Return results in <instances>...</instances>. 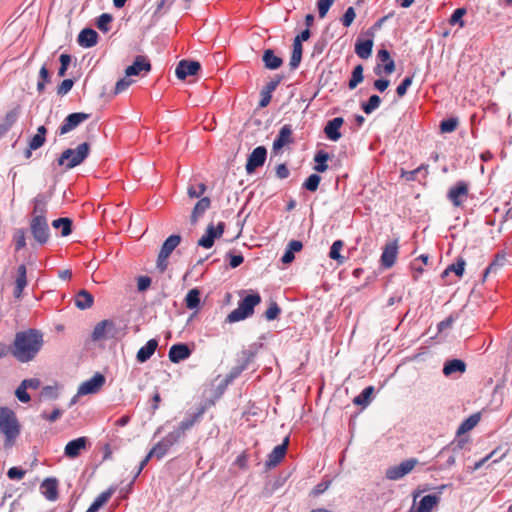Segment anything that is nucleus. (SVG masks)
I'll return each mask as SVG.
<instances>
[{
	"instance_id": "obj_1",
	"label": "nucleus",
	"mask_w": 512,
	"mask_h": 512,
	"mask_svg": "<svg viewBox=\"0 0 512 512\" xmlns=\"http://www.w3.org/2000/svg\"><path fill=\"white\" fill-rule=\"evenodd\" d=\"M43 334L37 329L17 332L10 346V353L21 363L32 361L43 346Z\"/></svg>"
},
{
	"instance_id": "obj_2",
	"label": "nucleus",
	"mask_w": 512,
	"mask_h": 512,
	"mask_svg": "<svg viewBox=\"0 0 512 512\" xmlns=\"http://www.w3.org/2000/svg\"><path fill=\"white\" fill-rule=\"evenodd\" d=\"M0 431L5 436V447L12 446L21 432L15 412L6 406H0Z\"/></svg>"
},
{
	"instance_id": "obj_3",
	"label": "nucleus",
	"mask_w": 512,
	"mask_h": 512,
	"mask_svg": "<svg viewBox=\"0 0 512 512\" xmlns=\"http://www.w3.org/2000/svg\"><path fill=\"white\" fill-rule=\"evenodd\" d=\"M261 302V296L258 292H251L238 302V307L231 311L226 321L235 323L250 317L254 313L255 307Z\"/></svg>"
},
{
	"instance_id": "obj_4",
	"label": "nucleus",
	"mask_w": 512,
	"mask_h": 512,
	"mask_svg": "<svg viewBox=\"0 0 512 512\" xmlns=\"http://www.w3.org/2000/svg\"><path fill=\"white\" fill-rule=\"evenodd\" d=\"M90 153V144L83 142L75 149L68 148L64 150L57 159L59 166H64L66 170H71L82 164Z\"/></svg>"
},
{
	"instance_id": "obj_5",
	"label": "nucleus",
	"mask_w": 512,
	"mask_h": 512,
	"mask_svg": "<svg viewBox=\"0 0 512 512\" xmlns=\"http://www.w3.org/2000/svg\"><path fill=\"white\" fill-rule=\"evenodd\" d=\"M30 231L34 240L39 245H45L50 238V229L46 217H32L30 221Z\"/></svg>"
},
{
	"instance_id": "obj_6",
	"label": "nucleus",
	"mask_w": 512,
	"mask_h": 512,
	"mask_svg": "<svg viewBox=\"0 0 512 512\" xmlns=\"http://www.w3.org/2000/svg\"><path fill=\"white\" fill-rule=\"evenodd\" d=\"M417 464L418 460L416 458L406 459L398 465L387 468L385 476L388 480H399L405 475L409 474Z\"/></svg>"
},
{
	"instance_id": "obj_7",
	"label": "nucleus",
	"mask_w": 512,
	"mask_h": 512,
	"mask_svg": "<svg viewBox=\"0 0 512 512\" xmlns=\"http://www.w3.org/2000/svg\"><path fill=\"white\" fill-rule=\"evenodd\" d=\"M225 231V223L218 222L217 226H214L212 223L209 224L206 228L205 234L198 240V246L210 249L216 239H219Z\"/></svg>"
},
{
	"instance_id": "obj_8",
	"label": "nucleus",
	"mask_w": 512,
	"mask_h": 512,
	"mask_svg": "<svg viewBox=\"0 0 512 512\" xmlns=\"http://www.w3.org/2000/svg\"><path fill=\"white\" fill-rule=\"evenodd\" d=\"M285 79L283 74H275L261 89L259 108H265L269 105L272 99V93L276 90L278 85Z\"/></svg>"
},
{
	"instance_id": "obj_9",
	"label": "nucleus",
	"mask_w": 512,
	"mask_h": 512,
	"mask_svg": "<svg viewBox=\"0 0 512 512\" xmlns=\"http://www.w3.org/2000/svg\"><path fill=\"white\" fill-rule=\"evenodd\" d=\"M267 158V149L265 146H257L247 157L245 170L247 174H253L257 168L262 167Z\"/></svg>"
},
{
	"instance_id": "obj_10",
	"label": "nucleus",
	"mask_w": 512,
	"mask_h": 512,
	"mask_svg": "<svg viewBox=\"0 0 512 512\" xmlns=\"http://www.w3.org/2000/svg\"><path fill=\"white\" fill-rule=\"evenodd\" d=\"M212 402H206L204 404H201L196 412L193 414L187 415L176 427V429L185 436V433L190 430L196 423L200 422L202 419L204 413L206 412L208 406H210Z\"/></svg>"
},
{
	"instance_id": "obj_11",
	"label": "nucleus",
	"mask_w": 512,
	"mask_h": 512,
	"mask_svg": "<svg viewBox=\"0 0 512 512\" xmlns=\"http://www.w3.org/2000/svg\"><path fill=\"white\" fill-rule=\"evenodd\" d=\"M105 382V376L100 372H96L90 379L84 381L78 387V395L95 394L102 388Z\"/></svg>"
},
{
	"instance_id": "obj_12",
	"label": "nucleus",
	"mask_w": 512,
	"mask_h": 512,
	"mask_svg": "<svg viewBox=\"0 0 512 512\" xmlns=\"http://www.w3.org/2000/svg\"><path fill=\"white\" fill-rule=\"evenodd\" d=\"M468 184L465 181H458L452 187H450L447 198L455 207H459L463 204L464 199L468 195Z\"/></svg>"
},
{
	"instance_id": "obj_13",
	"label": "nucleus",
	"mask_w": 512,
	"mask_h": 512,
	"mask_svg": "<svg viewBox=\"0 0 512 512\" xmlns=\"http://www.w3.org/2000/svg\"><path fill=\"white\" fill-rule=\"evenodd\" d=\"M90 117V114L84 112H74L69 114L59 127V135H65L70 131L74 130L77 126H79L82 122L87 120Z\"/></svg>"
},
{
	"instance_id": "obj_14",
	"label": "nucleus",
	"mask_w": 512,
	"mask_h": 512,
	"mask_svg": "<svg viewBox=\"0 0 512 512\" xmlns=\"http://www.w3.org/2000/svg\"><path fill=\"white\" fill-rule=\"evenodd\" d=\"M152 69L151 63L146 56L138 55L133 63L125 69L127 77L139 76L141 72L149 73Z\"/></svg>"
},
{
	"instance_id": "obj_15",
	"label": "nucleus",
	"mask_w": 512,
	"mask_h": 512,
	"mask_svg": "<svg viewBox=\"0 0 512 512\" xmlns=\"http://www.w3.org/2000/svg\"><path fill=\"white\" fill-rule=\"evenodd\" d=\"M398 255V239L388 242L382 251L380 262L383 268H390L395 264Z\"/></svg>"
},
{
	"instance_id": "obj_16",
	"label": "nucleus",
	"mask_w": 512,
	"mask_h": 512,
	"mask_svg": "<svg viewBox=\"0 0 512 512\" xmlns=\"http://www.w3.org/2000/svg\"><path fill=\"white\" fill-rule=\"evenodd\" d=\"M288 443L289 438L286 437L282 444L275 446L268 454L267 460L265 461V467L267 469L276 467L283 460L287 452Z\"/></svg>"
},
{
	"instance_id": "obj_17",
	"label": "nucleus",
	"mask_w": 512,
	"mask_h": 512,
	"mask_svg": "<svg viewBox=\"0 0 512 512\" xmlns=\"http://www.w3.org/2000/svg\"><path fill=\"white\" fill-rule=\"evenodd\" d=\"M201 69L198 61L181 60L175 69V74L178 79L184 80L188 76L196 75Z\"/></svg>"
},
{
	"instance_id": "obj_18",
	"label": "nucleus",
	"mask_w": 512,
	"mask_h": 512,
	"mask_svg": "<svg viewBox=\"0 0 512 512\" xmlns=\"http://www.w3.org/2000/svg\"><path fill=\"white\" fill-rule=\"evenodd\" d=\"M192 354V350L186 343L173 344L168 352V358L172 363H179L186 360Z\"/></svg>"
},
{
	"instance_id": "obj_19",
	"label": "nucleus",
	"mask_w": 512,
	"mask_h": 512,
	"mask_svg": "<svg viewBox=\"0 0 512 512\" xmlns=\"http://www.w3.org/2000/svg\"><path fill=\"white\" fill-rule=\"evenodd\" d=\"M292 131V127L289 124H285L280 128L276 138L273 141V152L276 153L277 151L281 150L285 145L293 142Z\"/></svg>"
},
{
	"instance_id": "obj_20",
	"label": "nucleus",
	"mask_w": 512,
	"mask_h": 512,
	"mask_svg": "<svg viewBox=\"0 0 512 512\" xmlns=\"http://www.w3.org/2000/svg\"><path fill=\"white\" fill-rule=\"evenodd\" d=\"M366 34L369 36V38H367V39L358 38L355 43V53L361 59H368L371 56L373 45H374L373 32H366Z\"/></svg>"
},
{
	"instance_id": "obj_21",
	"label": "nucleus",
	"mask_w": 512,
	"mask_h": 512,
	"mask_svg": "<svg viewBox=\"0 0 512 512\" xmlns=\"http://www.w3.org/2000/svg\"><path fill=\"white\" fill-rule=\"evenodd\" d=\"M88 439L84 436L69 441L64 448V455L68 458H76L81 451L86 449Z\"/></svg>"
},
{
	"instance_id": "obj_22",
	"label": "nucleus",
	"mask_w": 512,
	"mask_h": 512,
	"mask_svg": "<svg viewBox=\"0 0 512 512\" xmlns=\"http://www.w3.org/2000/svg\"><path fill=\"white\" fill-rule=\"evenodd\" d=\"M441 498L437 494H428L423 496L417 506H412L409 512H432L433 508L440 502Z\"/></svg>"
},
{
	"instance_id": "obj_23",
	"label": "nucleus",
	"mask_w": 512,
	"mask_h": 512,
	"mask_svg": "<svg viewBox=\"0 0 512 512\" xmlns=\"http://www.w3.org/2000/svg\"><path fill=\"white\" fill-rule=\"evenodd\" d=\"M21 106L16 105L11 110H9L3 121L0 123V139L11 129V127L16 123L20 114H21Z\"/></svg>"
},
{
	"instance_id": "obj_24",
	"label": "nucleus",
	"mask_w": 512,
	"mask_h": 512,
	"mask_svg": "<svg viewBox=\"0 0 512 512\" xmlns=\"http://www.w3.org/2000/svg\"><path fill=\"white\" fill-rule=\"evenodd\" d=\"M343 123L344 119L342 117H335L329 120L324 127L326 137L331 141H338L342 137L340 128Z\"/></svg>"
},
{
	"instance_id": "obj_25",
	"label": "nucleus",
	"mask_w": 512,
	"mask_h": 512,
	"mask_svg": "<svg viewBox=\"0 0 512 512\" xmlns=\"http://www.w3.org/2000/svg\"><path fill=\"white\" fill-rule=\"evenodd\" d=\"M98 37V33L94 29L86 27L78 34L77 42L83 48H91L97 44Z\"/></svg>"
},
{
	"instance_id": "obj_26",
	"label": "nucleus",
	"mask_w": 512,
	"mask_h": 512,
	"mask_svg": "<svg viewBox=\"0 0 512 512\" xmlns=\"http://www.w3.org/2000/svg\"><path fill=\"white\" fill-rule=\"evenodd\" d=\"M262 62L268 70H277L283 65L282 57L275 54L271 48L265 49L262 54Z\"/></svg>"
},
{
	"instance_id": "obj_27",
	"label": "nucleus",
	"mask_w": 512,
	"mask_h": 512,
	"mask_svg": "<svg viewBox=\"0 0 512 512\" xmlns=\"http://www.w3.org/2000/svg\"><path fill=\"white\" fill-rule=\"evenodd\" d=\"M44 497L49 501H55L58 498V481L56 478H46L40 486Z\"/></svg>"
},
{
	"instance_id": "obj_28",
	"label": "nucleus",
	"mask_w": 512,
	"mask_h": 512,
	"mask_svg": "<svg viewBox=\"0 0 512 512\" xmlns=\"http://www.w3.org/2000/svg\"><path fill=\"white\" fill-rule=\"evenodd\" d=\"M467 365L461 359H449L446 360L442 372L446 377L452 376L454 373L463 374L466 371Z\"/></svg>"
},
{
	"instance_id": "obj_29",
	"label": "nucleus",
	"mask_w": 512,
	"mask_h": 512,
	"mask_svg": "<svg viewBox=\"0 0 512 512\" xmlns=\"http://www.w3.org/2000/svg\"><path fill=\"white\" fill-rule=\"evenodd\" d=\"M157 347H158L157 339L153 338V339L148 340L146 342V344L138 350V352L136 354L137 361L139 363H145L146 361H148L155 353Z\"/></svg>"
},
{
	"instance_id": "obj_30",
	"label": "nucleus",
	"mask_w": 512,
	"mask_h": 512,
	"mask_svg": "<svg viewBox=\"0 0 512 512\" xmlns=\"http://www.w3.org/2000/svg\"><path fill=\"white\" fill-rule=\"evenodd\" d=\"M303 248V243L299 240H291L284 251V254L281 257V262L283 264H290L295 259V253L300 252Z\"/></svg>"
},
{
	"instance_id": "obj_31",
	"label": "nucleus",
	"mask_w": 512,
	"mask_h": 512,
	"mask_svg": "<svg viewBox=\"0 0 512 512\" xmlns=\"http://www.w3.org/2000/svg\"><path fill=\"white\" fill-rule=\"evenodd\" d=\"M49 201V197L44 193H39L33 199V217H46L47 213V203Z\"/></svg>"
},
{
	"instance_id": "obj_32",
	"label": "nucleus",
	"mask_w": 512,
	"mask_h": 512,
	"mask_svg": "<svg viewBox=\"0 0 512 512\" xmlns=\"http://www.w3.org/2000/svg\"><path fill=\"white\" fill-rule=\"evenodd\" d=\"M75 306L79 310H86L90 308L94 303L93 295L85 289H81L74 299Z\"/></svg>"
},
{
	"instance_id": "obj_33",
	"label": "nucleus",
	"mask_w": 512,
	"mask_h": 512,
	"mask_svg": "<svg viewBox=\"0 0 512 512\" xmlns=\"http://www.w3.org/2000/svg\"><path fill=\"white\" fill-rule=\"evenodd\" d=\"M115 489L109 487L107 490L100 493L86 510V512H98V510L111 498Z\"/></svg>"
},
{
	"instance_id": "obj_34",
	"label": "nucleus",
	"mask_w": 512,
	"mask_h": 512,
	"mask_svg": "<svg viewBox=\"0 0 512 512\" xmlns=\"http://www.w3.org/2000/svg\"><path fill=\"white\" fill-rule=\"evenodd\" d=\"M185 306L190 310H197L201 304V292L198 288L188 291L184 299Z\"/></svg>"
},
{
	"instance_id": "obj_35",
	"label": "nucleus",
	"mask_w": 512,
	"mask_h": 512,
	"mask_svg": "<svg viewBox=\"0 0 512 512\" xmlns=\"http://www.w3.org/2000/svg\"><path fill=\"white\" fill-rule=\"evenodd\" d=\"M181 236L178 234L170 235L162 244L160 253H163L164 257H169L174 249L180 244Z\"/></svg>"
},
{
	"instance_id": "obj_36",
	"label": "nucleus",
	"mask_w": 512,
	"mask_h": 512,
	"mask_svg": "<svg viewBox=\"0 0 512 512\" xmlns=\"http://www.w3.org/2000/svg\"><path fill=\"white\" fill-rule=\"evenodd\" d=\"M480 413H474L466 418L457 428V435H462L472 430L480 421Z\"/></svg>"
},
{
	"instance_id": "obj_37",
	"label": "nucleus",
	"mask_w": 512,
	"mask_h": 512,
	"mask_svg": "<svg viewBox=\"0 0 512 512\" xmlns=\"http://www.w3.org/2000/svg\"><path fill=\"white\" fill-rule=\"evenodd\" d=\"M211 200L208 197H202L194 206L191 214V222H197L198 218L202 216L206 210L210 207Z\"/></svg>"
},
{
	"instance_id": "obj_38",
	"label": "nucleus",
	"mask_w": 512,
	"mask_h": 512,
	"mask_svg": "<svg viewBox=\"0 0 512 512\" xmlns=\"http://www.w3.org/2000/svg\"><path fill=\"white\" fill-rule=\"evenodd\" d=\"M52 226L55 229H61L62 237H67L72 233L73 221L68 217H61L53 220Z\"/></svg>"
},
{
	"instance_id": "obj_39",
	"label": "nucleus",
	"mask_w": 512,
	"mask_h": 512,
	"mask_svg": "<svg viewBox=\"0 0 512 512\" xmlns=\"http://www.w3.org/2000/svg\"><path fill=\"white\" fill-rule=\"evenodd\" d=\"M287 477L286 476H278L273 482L266 483V485L263 488L262 495L265 498L271 497L274 492H276L278 489H280L284 483L286 482Z\"/></svg>"
},
{
	"instance_id": "obj_40",
	"label": "nucleus",
	"mask_w": 512,
	"mask_h": 512,
	"mask_svg": "<svg viewBox=\"0 0 512 512\" xmlns=\"http://www.w3.org/2000/svg\"><path fill=\"white\" fill-rule=\"evenodd\" d=\"M374 387L373 386H367L365 387L359 395L354 397L353 403L358 406L366 407L370 404L372 400V395L374 393Z\"/></svg>"
},
{
	"instance_id": "obj_41",
	"label": "nucleus",
	"mask_w": 512,
	"mask_h": 512,
	"mask_svg": "<svg viewBox=\"0 0 512 512\" xmlns=\"http://www.w3.org/2000/svg\"><path fill=\"white\" fill-rule=\"evenodd\" d=\"M329 154L324 150H319L314 156V170L317 173H323L328 169L327 161L329 160Z\"/></svg>"
},
{
	"instance_id": "obj_42",
	"label": "nucleus",
	"mask_w": 512,
	"mask_h": 512,
	"mask_svg": "<svg viewBox=\"0 0 512 512\" xmlns=\"http://www.w3.org/2000/svg\"><path fill=\"white\" fill-rule=\"evenodd\" d=\"M363 66L361 64L356 65L351 73V77L348 81V88L350 90L355 89L364 79Z\"/></svg>"
},
{
	"instance_id": "obj_43",
	"label": "nucleus",
	"mask_w": 512,
	"mask_h": 512,
	"mask_svg": "<svg viewBox=\"0 0 512 512\" xmlns=\"http://www.w3.org/2000/svg\"><path fill=\"white\" fill-rule=\"evenodd\" d=\"M381 104V98L377 94L371 95L367 101L361 103V109L367 115L373 113Z\"/></svg>"
},
{
	"instance_id": "obj_44",
	"label": "nucleus",
	"mask_w": 512,
	"mask_h": 512,
	"mask_svg": "<svg viewBox=\"0 0 512 512\" xmlns=\"http://www.w3.org/2000/svg\"><path fill=\"white\" fill-rule=\"evenodd\" d=\"M108 324V319H105L95 325L91 334V338L93 341L107 339L106 327Z\"/></svg>"
},
{
	"instance_id": "obj_45",
	"label": "nucleus",
	"mask_w": 512,
	"mask_h": 512,
	"mask_svg": "<svg viewBox=\"0 0 512 512\" xmlns=\"http://www.w3.org/2000/svg\"><path fill=\"white\" fill-rule=\"evenodd\" d=\"M303 47L293 43L292 53L289 61L291 70H296L302 60Z\"/></svg>"
},
{
	"instance_id": "obj_46",
	"label": "nucleus",
	"mask_w": 512,
	"mask_h": 512,
	"mask_svg": "<svg viewBox=\"0 0 512 512\" xmlns=\"http://www.w3.org/2000/svg\"><path fill=\"white\" fill-rule=\"evenodd\" d=\"M171 447L168 446L167 443L161 439L157 444L153 446V448L148 452V454L152 457H156L157 459H162Z\"/></svg>"
},
{
	"instance_id": "obj_47",
	"label": "nucleus",
	"mask_w": 512,
	"mask_h": 512,
	"mask_svg": "<svg viewBox=\"0 0 512 512\" xmlns=\"http://www.w3.org/2000/svg\"><path fill=\"white\" fill-rule=\"evenodd\" d=\"M61 386L57 383L54 385H46L41 390V397L49 400H56L59 398Z\"/></svg>"
},
{
	"instance_id": "obj_48",
	"label": "nucleus",
	"mask_w": 512,
	"mask_h": 512,
	"mask_svg": "<svg viewBox=\"0 0 512 512\" xmlns=\"http://www.w3.org/2000/svg\"><path fill=\"white\" fill-rule=\"evenodd\" d=\"M428 165H420L414 170L411 171H402L401 176L404 177L407 181H415L418 179V175L422 174L425 177L428 173Z\"/></svg>"
},
{
	"instance_id": "obj_49",
	"label": "nucleus",
	"mask_w": 512,
	"mask_h": 512,
	"mask_svg": "<svg viewBox=\"0 0 512 512\" xmlns=\"http://www.w3.org/2000/svg\"><path fill=\"white\" fill-rule=\"evenodd\" d=\"M321 182V176L317 173L309 175L302 184V188L309 191L315 192Z\"/></svg>"
},
{
	"instance_id": "obj_50",
	"label": "nucleus",
	"mask_w": 512,
	"mask_h": 512,
	"mask_svg": "<svg viewBox=\"0 0 512 512\" xmlns=\"http://www.w3.org/2000/svg\"><path fill=\"white\" fill-rule=\"evenodd\" d=\"M344 243L342 240H336L332 243L329 251V257L332 260H336L338 263L342 264L345 258L340 254V250L342 249Z\"/></svg>"
},
{
	"instance_id": "obj_51",
	"label": "nucleus",
	"mask_w": 512,
	"mask_h": 512,
	"mask_svg": "<svg viewBox=\"0 0 512 512\" xmlns=\"http://www.w3.org/2000/svg\"><path fill=\"white\" fill-rule=\"evenodd\" d=\"M466 13H467V10L464 7L455 9L449 18V24L452 26L459 25L460 27H464L465 22L463 21V16Z\"/></svg>"
},
{
	"instance_id": "obj_52",
	"label": "nucleus",
	"mask_w": 512,
	"mask_h": 512,
	"mask_svg": "<svg viewBox=\"0 0 512 512\" xmlns=\"http://www.w3.org/2000/svg\"><path fill=\"white\" fill-rule=\"evenodd\" d=\"M113 21V17L109 13H102L96 20L97 28L106 33L110 30V23Z\"/></svg>"
},
{
	"instance_id": "obj_53",
	"label": "nucleus",
	"mask_w": 512,
	"mask_h": 512,
	"mask_svg": "<svg viewBox=\"0 0 512 512\" xmlns=\"http://www.w3.org/2000/svg\"><path fill=\"white\" fill-rule=\"evenodd\" d=\"M459 124L458 118L456 117H449L446 119H443L440 122V131L442 133H451L453 132Z\"/></svg>"
},
{
	"instance_id": "obj_54",
	"label": "nucleus",
	"mask_w": 512,
	"mask_h": 512,
	"mask_svg": "<svg viewBox=\"0 0 512 512\" xmlns=\"http://www.w3.org/2000/svg\"><path fill=\"white\" fill-rule=\"evenodd\" d=\"M15 251H20L26 246V231L23 228L17 229L13 235Z\"/></svg>"
},
{
	"instance_id": "obj_55",
	"label": "nucleus",
	"mask_w": 512,
	"mask_h": 512,
	"mask_svg": "<svg viewBox=\"0 0 512 512\" xmlns=\"http://www.w3.org/2000/svg\"><path fill=\"white\" fill-rule=\"evenodd\" d=\"M506 261L505 255L497 254L495 259L485 269L484 276H487L491 272H495L497 269L502 267Z\"/></svg>"
},
{
	"instance_id": "obj_56",
	"label": "nucleus",
	"mask_w": 512,
	"mask_h": 512,
	"mask_svg": "<svg viewBox=\"0 0 512 512\" xmlns=\"http://www.w3.org/2000/svg\"><path fill=\"white\" fill-rule=\"evenodd\" d=\"M15 286L25 288L27 286V270L24 264H21L17 268V278Z\"/></svg>"
},
{
	"instance_id": "obj_57",
	"label": "nucleus",
	"mask_w": 512,
	"mask_h": 512,
	"mask_svg": "<svg viewBox=\"0 0 512 512\" xmlns=\"http://www.w3.org/2000/svg\"><path fill=\"white\" fill-rule=\"evenodd\" d=\"M60 67L58 68V76L63 77L66 75L68 67L71 63V55L67 53H63L59 57Z\"/></svg>"
},
{
	"instance_id": "obj_58",
	"label": "nucleus",
	"mask_w": 512,
	"mask_h": 512,
	"mask_svg": "<svg viewBox=\"0 0 512 512\" xmlns=\"http://www.w3.org/2000/svg\"><path fill=\"white\" fill-rule=\"evenodd\" d=\"M465 260L458 258L455 263H452L447 267V271L454 272L458 277H462L465 270Z\"/></svg>"
},
{
	"instance_id": "obj_59",
	"label": "nucleus",
	"mask_w": 512,
	"mask_h": 512,
	"mask_svg": "<svg viewBox=\"0 0 512 512\" xmlns=\"http://www.w3.org/2000/svg\"><path fill=\"white\" fill-rule=\"evenodd\" d=\"M108 323L106 327L107 339H118L122 335L121 329L113 320L108 319Z\"/></svg>"
},
{
	"instance_id": "obj_60",
	"label": "nucleus",
	"mask_w": 512,
	"mask_h": 512,
	"mask_svg": "<svg viewBox=\"0 0 512 512\" xmlns=\"http://www.w3.org/2000/svg\"><path fill=\"white\" fill-rule=\"evenodd\" d=\"M280 313H281V308L279 307V305L276 302L272 301L270 303L268 309L265 312V318L268 321H273L278 318Z\"/></svg>"
},
{
	"instance_id": "obj_61",
	"label": "nucleus",
	"mask_w": 512,
	"mask_h": 512,
	"mask_svg": "<svg viewBox=\"0 0 512 512\" xmlns=\"http://www.w3.org/2000/svg\"><path fill=\"white\" fill-rule=\"evenodd\" d=\"M413 75L406 76L396 88V93L399 97H404L408 88L412 85Z\"/></svg>"
},
{
	"instance_id": "obj_62",
	"label": "nucleus",
	"mask_w": 512,
	"mask_h": 512,
	"mask_svg": "<svg viewBox=\"0 0 512 512\" xmlns=\"http://www.w3.org/2000/svg\"><path fill=\"white\" fill-rule=\"evenodd\" d=\"M184 436L175 428L173 431L169 432L162 439L168 446L172 447L177 444Z\"/></svg>"
},
{
	"instance_id": "obj_63",
	"label": "nucleus",
	"mask_w": 512,
	"mask_h": 512,
	"mask_svg": "<svg viewBox=\"0 0 512 512\" xmlns=\"http://www.w3.org/2000/svg\"><path fill=\"white\" fill-rule=\"evenodd\" d=\"M226 258L229 259V266L232 269L239 267L244 262L242 254H234L232 251L226 253Z\"/></svg>"
},
{
	"instance_id": "obj_64",
	"label": "nucleus",
	"mask_w": 512,
	"mask_h": 512,
	"mask_svg": "<svg viewBox=\"0 0 512 512\" xmlns=\"http://www.w3.org/2000/svg\"><path fill=\"white\" fill-rule=\"evenodd\" d=\"M356 17L355 9L350 6L344 12L341 22L344 27H350Z\"/></svg>"
}]
</instances>
